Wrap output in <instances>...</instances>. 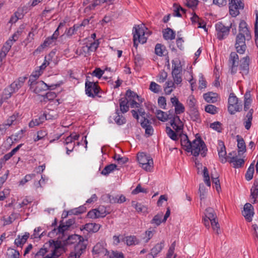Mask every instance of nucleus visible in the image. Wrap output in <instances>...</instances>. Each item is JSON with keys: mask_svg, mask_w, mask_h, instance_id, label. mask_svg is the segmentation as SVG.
Listing matches in <instances>:
<instances>
[{"mask_svg": "<svg viewBox=\"0 0 258 258\" xmlns=\"http://www.w3.org/2000/svg\"><path fill=\"white\" fill-rule=\"evenodd\" d=\"M73 244H76V245L74 250L70 252L69 256L71 258H80L86 248V244L84 243L83 237L77 234H73L70 235L63 241L64 245Z\"/></svg>", "mask_w": 258, "mask_h": 258, "instance_id": "obj_1", "label": "nucleus"}, {"mask_svg": "<svg viewBox=\"0 0 258 258\" xmlns=\"http://www.w3.org/2000/svg\"><path fill=\"white\" fill-rule=\"evenodd\" d=\"M188 149V152H191L195 157L198 156L200 153L203 157H205L207 154V147L200 137L195 139L192 142L191 147Z\"/></svg>", "mask_w": 258, "mask_h": 258, "instance_id": "obj_2", "label": "nucleus"}, {"mask_svg": "<svg viewBox=\"0 0 258 258\" xmlns=\"http://www.w3.org/2000/svg\"><path fill=\"white\" fill-rule=\"evenodd\" d=\"M133 33L134 35V46L135 47H137L139 42L142 44L146 42L147 37H145V33L143 27H141L139 25L135 26L133 28Z\"/></svg>", "mask_w": 258, "mask_h": 258, "instance_id": "obj_3", "label": "nucleus"}, {"mask_svg": "<svg viewBox=\"0 0 258 258\" xmlns=\"http://www.w3.org/2000/svg\"><path fill=\"white\" fill-rule=\"evenodd\" d=\"M60 86L59 84H52L48 86L42 81H37L35 84H31V88L33 92L36 94H39L47 90H53Z\"/></svg>", "mask_w": 258, "mask_h": 258, "instance_id": "obj_4", "label": "nucleus"}, {"mask_svg": "<svg viewBox=\"0 0 258 258\" xmlns=\"http://www.w3.org/2000/svg\"><path fill=\"white\" fill-rule=\"evenodd\" d=\"M205 217L208 218L211 222L213 229L216 231V233L218 234L220 226L214 210L210 207L207 208L205 210Z\"/></svg>", "mask_w": 258, "mask_h": 258, "instance_id": "obj_5", "label": "nucleus"}, {"mask_svg": "<svg viewBox=\"0 0 258 258\" xmlns=\"http://www.w3.org/2000/svg\"><path fill=\"white\" fill-rule=\"evenodd\" d=\"M137 157L141 166L146 171H150L153 167V160L152 158L144 153L138 155Z\"/></svg>", "mask_w": 258, "mask_h": 258, "instance_id": "obj_6", "label": "nucleus"}, {"mask_svg": "<svg viewBox=\"0 0 258 258\" xmlns=\"http://www.w3.org/2000/svg\"><path fill=\"white\" fill-rule=\"evenodd\" d=\"M242 109V105L238 103V100L233 93L230 94L228 98V110L230 114H234Z\"/></svg>", "mask_w": 258, "mask_h": 258, "instance_id": "obj_7", "label": "nucleus"}, {"mask_svg": "<svg viewBox=\"0 0 258 258\" xmlns=\"http://www.w3.org/2000/svg\"><path fill=\"white\" fill-rule=\"evenodd\" d=\"M100 88L97 83L87 81L85 83V92L88 96L94 98L95 96L101 97L99 95Z\"/></svg>", "mask_w": 258, "mask_h": 258, "instance_id": "obj_8", "label": "nucleus"}, {"mask_svg": "<svg viewBox=\"0 0 258 258\" xmlns=\"http://www.w3.org/2000/svg\"><path fill=\"white\" fill-rule=\"evenodd\" d=\"M232 27L231 23L228 26H225L222 22H219L215 25L217 38L219 40L225 39L229 34L230 28Z\"/></svg>", "mask_w": 258, "mask_h": 258, "instance_id": "obj_9", "label": "nucleus"}, {"mask_svg": "<svg viewBox=\"0 0 258 258\" xmlns=\"http://www.w3.org/2000/svg\"><path fill=\"white\" fill-rule=\"evenodd\" d=\"M247 37L241 34H238L236 37L235 47L237 53L239 54L244 53L246 45L245 44V40Z\"/></svg>", "mask_w": 258, "mask_h": 258, "instance_id": "obj_10", "label": "nucleus"}, {"mask_svg": "<svg viewBox=\"0 0 258 258\" xmlns=\"http://www.w3.org/2000/svg\"><path fill=\"white\" fill-rule=\"evenodd\" d=\"M239 61V56L237 53L232 52L230 54L228 60L229 66L230 68L231 73L232 74L236 73Z\"/></svg>", "mask_w": 258, "mask_h": 258, "instance_id": "obj_11", "label": "nucleus"}, {"mask_svg": "<svg viewBox=\"0 0 258 258\" xmlns=\"http://www.w3.org/2000/svg\"><path fill=\"white\" fill-rule=\"evenodd\" d=\"M47 243L50 249V252L48 253L46 256H51V254L54 252H55V253H56L57 254H60V255H61V252L60 250H63V245L60 241L51 240Z\"/></svg>", "mask_w": 258, "mask_h": 258, "instance_id": "obj_12", "label": "nucleus"}, {"mask_svg": "<svg viewBox=\"0 0 258 258\" xmlns=\"http://www.w3.org/2000/svg\"><path fill=\"white\" fill-rule=\"evenodd\" d=\"M239 63V69L240 71V73H241L242 75L248 74L250 63V58L249 56L246 55L241 58Z\"/></svg>", "mask_w": 258, "mask_h": 258, "instance_id": "obj_13", "label": "nucleus"}, {"mask_svg": "<svg viewBox=\"0 0 258 258\" xmlns=\"http://www.w3.org/2000/svg\"><path fill=\"white\" fill-rule=\"evenodd\" d=\"M242 215L245 217L248 222L252 220V217L254 214L253 207L250 203H246L244 206L243 211L242 212Z\"/></svg>", "mask_w": 258, "mask_h": 258, "instance_id": "obj_14", "label": "nucleus"}, {"mask_svg": "<svg viewBox=\"0 0 258 258\" xmlns=\"http://www.w3.org/2000/svg\"><path fill=\"white\" fill-rule=\"evenodd\" d=\"M218 146V151L219 159L222 163H226L227 161V158L226 148L224 142L221 141H219Z\"/></svg>", "mask_w": 258, "mask_h": 258, "instance_id": "obj_15", "label": "nucleus"}, {"mask_svg": "<svg viewBox=\"0 0 258 258\" xmlns=\"http://www.w3.org/2000/svg\"><path fill=\"white\" fill-rule=\"evenodd\" d=\"M170 101L175 107L174 111L176 114H180L184 112L185 108L184 106L179 101L177 97L171 98Z\"/></svg>", "mask_w": 258, "mask_h": 258, "instance_id": "obj_16", "label": "nucleus"}, {"mask_svg": "<svg viewBox=\"0 0 258 258\" xmlns=\"http://www.w3.org/2000/svg\"><path fill=\"white\" fill-rule=\"evenodd\" d=\"M50 117H47V113H43L42 115L39 116L38 118H35V119H32L29 123V126L30 128H32L36 125H38L41 123H42L46 120L50 119Z\"/></svg>", "mask_w": 258, "mask_h": 258, "instance_id": "obj_17", "label": "nucleus"}, {"mask_svg": "<svg viewBox=\"0 0 258 258\" xmlns=\"http://www.w3.org/2000/svg\"><path fill=\"white\" fill-rule=\"evenodd\" d=\"M241 35H244L249 40L250 37V33L247 28V25L244 20H241L239 24V33Z\"/></svg>", "mask_w": 258, "mask_h": 258, "instance_id": "obj_18", "label": "nucleus"}, {"mask_svg": "<svg viewBox=\"0 0 258 258\" xmlns=\"http://www.w3.org/2000/svg\"><path fill=\"white\" fill-rule=\"evenodd\" d=\"M171 125L176 132H179L183 129V124L177 115L170 121Z\"/></svg>", "mask_w": 258, "mask_h": 258, "instance_id": "obj_19", "label": "nucleus"}, {"mask_svg": "<svg viewBox=\"0 0 258 258\" xmlns=\"http://www.w3.org/2000/svg\"><path fill=\"white\" fill-rule=\"evenodd\" d=\"M27 79V77H22L19 78L17 80L13 82L10 86L15 93L20 88H21L25 81Z\"/></svg>", "mask_w": 258, "mask_h": 258, "instance_id": "obj_20", "label": "nucleus"}, {"mask_svg": "<svg viewBox=\"0 0 258 258\" xmlns=\"http://www.w3.org/2000/svg\"><path fill=\"white\" fill-rule=\"evenodd\" d=\"M253 113V109L251 108L250 109L244 116L243 125L245 128L247 130H249L251 127Z\"/></svg>", "mask_w": 258, "mask_h": 258, "instance_id": "obj_21", "label": "nucleus"}, {"mask_svg": "<svg viewBox=\"0 0 258 258\" xmlns=\"http://www.w3.org/2000/svg\"><path fill=\"white\" fill-rule=\"evenodd\" d=\"M121 240L124 242L127 246L137 245L140 243V240L134 235L125 236L121 239Z\"/></svg>", "mask_w": 258, "mask_h": 258, "instance_id": "obj_22", "label": "nucleus"}, {"mask_svg": "<svg viewBox=\"0 0 258 258\" xmlns=\"http://www.w3.org/2000/svg\"><path fill=\"white\" fill-rule=\"evenodd\" d=\"M50 252L48 244L46 243L43 247L39 249L35 255V258H44Z\"/></svg>", "mask_w": 258, "mask_h": 258, "instance_id": "obj_23", "label": "nucleus"}, {"mask_svg": "<svg viewBox=\"0 0 258 258\" xmlns=\"http://www.w3.org/2000/svg\"><path fill=\"white\" fill-rule=\"evenodd\" d=\"M101 225L95 223H87L84 226V229L89 232H97L100 228Z\"/></svg>", "mask_w": 258, "mask_h": 258, "instance_id": "obj_24", "label": "nucleus"}, {"mask_svg": "<svg viewBox=\"0 0 258 258\" xmlns=\"http://www.w3.org/2000/svg\"><path fill=\"white\" fill-rule=\"evenodd\" d=\"M99 45V40L97 39L94 42H91L89 45H86L85 46H83L82 47V49L85 51L86 49L87 52H89L90 51L94 52L96 50L97 48L98 47Z\"/></svg>", "mask_w": 258, "mask_h": 258, "instance_id": "obj_25", "label": "nucleus"}, {"mask_svg": "<svg viewBox=\"0 0 258 258\" xmlns=\"http://www.w3.org/2000/svg\"><path fill=\"white\" fill-rule=\"evenodd\" d=\"M218 94L212 92H208L204 94V99L209 103H215L217 101Z\"/></svg>", "mask_w": 258, "mask_h": 258, "instance_id": "obj_26", "label": "nucleus"}, {"mask_svg": "<svg viewBox=\"0 0 258 258\" xmlns=\"http://www.w3.org/2000/svg\"><path fill=\"white\" fill-rule=\"evenodd\" d=\"M237 142L238 152L240 154V152L244 153L246 152V145L243 139L237 135L236 136Z\"/></svg>", "mask_w": 258, "mask_h": 258, "instance_id": "obj_27", "label": "nucleus"}, {"mask_svg": "<svg viewBox=\"0 0 258 258\" xmlns=\"http://www.w3.org/2000/svg\"><path fill=\"white\" fill-rule=\"evenodd\" d=\"M163 35L165 40H173L175 37V33L171 28H167L163 31Z\"/></svg>", "mask_w": 258, "mask_h": 258, "instance_id": "obj_28", "label": "nucleus"}, {"mask_svg": "<svg viewBox=\"0 0 258 258\" xmlns=\"http://www.w3.org/2000/svg\"><path fill=\"white\" fill-rule=\"evenodd\" d=\"M229 158L230 160L229 162L233 163L234 168H240L242 167L244 163V160L243 159H238L236 156Z\"/></svg>", "mask_w": 258, "mask_h": 258, "instance_id": "obj_29", "label": "nucleus"}, {"mask_svg": "<svg viewBox=\"0 0 258 258\" xmlns=\"http://www.w3.org/2000/svg\"><path fill=\"white\" fill-rule=\"evenodd\" d=\"M92 252L93 254L99 255L104 254V253H106L108 252V251L100 243H97L94 246Z\"/></svg>", "mask_w": 258, "mask_h": 258, "instance_id": "obj_30", "label": "nucleus"}, {"mask_svg": "<svg viewBox=\"0 0 258 258\" xmlns=\"http://www.w3.org/2000/svg\"><path fill=\"white\" fill-rule=\"evenodd\" d=\"M20 116L18 112H15L12 115L10 116L6 121L7 124L10 127L12 124H16L17 123V119Z\"/></svg>", "mask_w": 258, "mask_h": 258, "instance_id": "obj_31", "label": "nucleus"}, {"mask_svg": "<svg viewBox=\"0 0 258 258\" xmlns=\"http://www.w3.org/2000/svg\"><path fill=\"white\" fill-rule=\"evenodd\" d=\"M191 143L188 139L186 135L181 136V145L183 147V148L188 152V148L191 147Z\"/></svg>", "mask_w": 258, "mask_h": 258, "instance_id": "obj_32", "label": "nucleus"}, {"mask_svg": "<svg viewBox=\"0 0 258 258\" xmlns=\"http://www.w3.org/2000/svg\"><path fill=\"white\" fill-rule=\"evenodd\" d=\"M258 196V185L255 183L253 184V186L252 187L250 190V197L253 199V201L251 202L252 204H255L256 202V199Z\"/></svg>", "mask_w": 258, "mask_h": 258, "instance_id": "obj_33", "label": "nucleus"}, {"mask_svg": "<svg viewBox=\"0 0 258 258\" xmlns=\"http://www.w3.org/2000/svg\"><path fill=\"white\" fill-rule=\"evenodd\" d=\"M117 167V166L115 164H110L107 165L102 170L101 173L103 175H108L110 173L114 171Z\"/></svg>", "mask_w": 258, "mask_h": 258, "instance_id": "obj_34", "label": "nucleus"}, {"mask_svg": "<svg viewBox=\"0 0 258 258\" xmlns=\"http://www.w3.org/2000/svg\"><path fill=\"white\" fill-rule=\"evenodd\" d=\"M126 97L130 101H131L133 99H137L140 102H142V100L141 99V97L138 96L136 93L131 91V90H128L126 92Z\"/></svg>", "mask_w": 258, "mask_h": 258, "instance_id": "obj_35", "label": "nucleus"}, {"mask_svg": "<svg viewBox=\"0 0 258 258\" xmlns=\"http://www.w3.org/2000/svg\"><path fill=\"white\" fill-rule=\"evenodd\" d=\"M132 206L135 208L138 212H145L147 210V208L146 206L143 205L141 203H137L136 201H132Z\"/></svg>", "mask_w": 258, "mask_h": 258, "instance_id": "obj_36", "label": "nucleus"}, {"mask_svg": "<svg viewBox=\"0 0 258 258\" xmlns=\"http://www.w3.org/2000/svg\"><path fill=\"white\" fill-rule=\"evenodd\" d=\"M163 242H160V243L156 244L155 246L151 249V253L155 257L157 254L161 251L163 247Z\"/></svg>", "mask_w": 258, "mask_h": 258, "instance_id": "obj_37", "label": "nucleus"}, {"mask_svg": "<svg viewBox=\"0 0 258 258\" xmlns=\"http://www.w3.org/2000/svg\"><path fill=\"white\" fill-rule=\"evenodd\" d=\"M163 216V213H160L156 215L152 220L151 221V224L155 225L157 226H158L160 225V224L163 222L162 220V217Z\"/></svg>", "mask_w": 258, "mask_h": 258, "instance_id": "obj_38", "label": "nucleus"}, {"mask_svg": "<svg viewBox=\"0 0 258 258\" xmlns=\"http://www.w3.org/2000/svg\"><path fill=\"white\" fill-rule=\"evenodd\" d=\"M56 40L51 36L48 37L47 38H46L45 39L43 43L40 45V47L43 48L49 46L54 44Z\"/></svg>", "mask_w": 258, "mask_h": 258, "instance_id": "obj_39", "label": "nucleus"}, {"mask_svg": "<svg viewBox=\"0 0 258 258\" xmlns=\"http://www.w3.org/2000/svg\"><path fill=\"white\" fill-rule=\"evenodd\" d=\"M166 50L165 47L161 44L158 43L156 45L155 48V53L160 56H161L164 55V52Z\"/></svg>", "mask_w": 258, "mask_h": 258, "instance_id": "obj_40", "label": "nucleus"}, {"mask_svg": "<svg viewBox=\"0 0 258 258\" xmlns=\"http://www.w3.org/2000/svg\"><path fill=\"white\" fill-rule=\"evenodd\" d=\"M105 214H101L99 211L94 209L88 213V216L91 218H96L100 217H104L105 216Z\"/></svg>", "mask_w": 258, "mask_h": 258, "instance_id": "obj_41", "label": "nucleus"}, {"mask_svg": "<svg viewBox=\"0 0 258 258\" xmlns=\"http://www.w3.org/2000/svg\"><path fill=\"white\" fill-rule=\"evenodd\" d=\"M157 118L162 121H165L168 120L167 113H166L161 110H157L156 112Z\"/></svg>", "mask_w": 258, "mask_h": 258, "instance_id": "obj_42", "label": "nucleus"}, {"mask_svg": "<svg viewBox=\"0 0 258 258\" xmlns=\"http://www.w3.org/2000/svg\"><path fill=\"white\" fill-rule=\"evenodd\" d=\"M116 114L117 116L114 118L115 122L119 125L125 123V118L122 115L120 114L118 109L116 110Z\"/></svg>", "mask_w": 258, "mask_h": 258, "instance_id": "obj_43", "label": "nucleus"}, {"mask_svg": "<svg viewBox=\"0 0 258 258\" xmlns=\"http://www.w3.org/2000/svg\"><path fill=\"white\" fill-rule=\"evenodd\" d=\"M254 171V164L251 163L248 168L246 173L245 174V179L247 181L250 180L252 177Z\"/></svg>", "mask_w": 258, "mask_h": 258, "instance_id": "obj_44", "label": "nucleus"}, {"mask_svg": "<svg viewBox=\"0 0 258 258\" xmlns=\"http://www.w3.org/2000/svg\"><path fill=\"white\" fill-rule=\"evenodd\" d=\"M190 116L193 121L200 120V114L197 108L189 110Z\"/></svg>", "mask_w": 258, "mask_h": 258, "instance_id": "obj_45", "label": "nucleus"}, {"mask_svg": "<svg viewBox=\"0 0 258 258\" xmlns=\"http://www.w3.org/2000/svg\"><path fill=\"white\" fill-rule=\"evenodd\" d=\"M172 75H179L181 74V67L180 66H177L175 60L172 61Z\"/></svg>", "mask_w": 258, "mask_h": 258, "instance_id": "obj_46", "label": "nucleus"}, {"mask_svg": "<svg viewBox=\"0 0 258 258\" xmlns=\"http://www.w3.org/2000/svg\"><path fill=\"white\" fill-rule=\"evenodd\" d=\"M11 86H10L7 88H6L3 93L2 96L3 97L4 100H6L10 98L13 93H15L11 89Z\"/></svg>", "mask_w": 258, "mask_h": 258, "instance_id": "obj_47", "label": "nucleus"}, {"mask_svg": "<svg viewBox=\"0 0 258 258\" xmlns=\"http://www.w3.org/2000/svg\"><path fill=\"white\" fill-rule=\"evenodd\" d=\"M86 208L81 206L77 208H75L68 211V214L70 215H79L85 212Z\"/></svg>", "mask_w": 258, "mask_h": 258, "instance_id": "obj_48", "label": "nucleus"}, {"mask_svg": "<svg viewBox=\"0 0 258 258\" xmlns=\"http://www.w3.org/2000/svg\"><path fill=\"white\" fill-rule=\"evenodd\" d=\"M166 132L168 136L174 141H176L178 139L177 135L170 127L166 126Z\"/></svg>", "mask_w": 258, "mask_h": 258, "instance_id": "obj_49", "label": "nucleus"}, {"mask_svg": "<svg viewBox=\"0 0 258 258\" xmlns=\"http://www.w3.org/2000/svg\"><path fill=\"white\" fill-rule=\"evenodd\" d=\"M229 13L233 17H236L239 14V10L238 7H235L233 5H229Z\"/></svg>", "mask_w": 258, "mask_h": 258, "instance_id": "obj_50", "label": "nucleus"}, {"mask_svg": "<svg viewBox=\"0 0 258 258\" xmlns=\"http://www.w3.org/2000/svg\"><path fill=\"white\" fill-rule=\"evenodd\" d=\"M203 176L204 177V181L205 183L208 186H211V182H210V176L209 175V172L208 168L206 167H204L203 169Z\"/></svg>", "mask_w": 258, "mask_h": 258, "instance_id": "obj_51", "label": "nucleus"}, {"mask_svg": "<svg viewBox=\"0 0 258 258\" xmlns=\"http://www.w3.org/2000/svg\"><path fill=\"white\" fill-rule=\"evenodd\" d=\"M233 5L235 7H238L239 9L244 8V4L242 0H229V5Z\"/></svg>", "mask_w": 258, "mask_h": 258, "instance_id": "obj_52", "label": "nucleus"}, {"mask_svg": "<svg viewBox=\"0 0 258 258\" xmlns=\"http://www.w3.org/2000/svg\"><path fill=\"white\" fill-rule=\"evenodd\" d=\"M205 111L212 114H215L217 113V108L212 104L207 105L205 107Z\"/></svg>", "mask_w": 258, "mask_h": 258, "instance_id": "obj_53", "label": "nucleus"}, {"mask_svg": "<svg viewBox=\"0 0 258 258\" xmlns=\"http://www.w3.org/2000/svg\"><path fill=\"white\" fill-rule=\"evenodd\" d=\"M210 127L216 131L218 133H221L222 131V123L219 121H215L211 123Z\"/></svg>", "mask_w": 258, "mask_h": 258, "instance_id": "obj_54", "label": "nucleus"}, {"mask_svg": "<svg viewBox=\"0 0 258 258\" xmlns=\"http://www.w3.org/2000/svg\"><path fill=\"white\" fill-rule=\"evenodd\" d=\"M199 3L198 0H186L185 5L189 8L194 10L197 8Z\"/></svg>", "mask_w": 258, "mask_h": 258, "instance_id": "obj_55", "label": "nucleus"}, {"mask_svg": "<svg viewBox=\"0 0 258 258\" xmlns=\"http://www.w3.org/2000/svg\"><path fill=\"white\" fill-rule=\"evenodd\" d=\"M114 160H116L118 164H123L128 161V158L125 157H121L119 154H115L113 157Z\"/></svg>", "mask_w": 258, "mask_h": 258, "instance_id": "obj_56", "label": "nucleus"}, {"mask_svg": "<svg viewBox=\"0 0 258 258\" xmlns=\"http://www.w3.org/2000/svg\"><path fill=\"white\" fill-rule=\"evenodd\" d=\"M199 191L200 192V197L201 200H202L203 199H204L206 197L207 190L203 183H201L200 184Z\"/></svg>", "mask_w": 258, "mask_h": 258, "instance_id": "obj_57", "label": "nucleus"}, {"mask_svg": "<svg viewBox=\"0 0 258 258\" xmlns=\"http://www.w3.org/2000/svg\"><path fill=\"white\" fill-rule=\"evenodd\" d=\"M173 15L176 17H181V14L180 12V10H181V7L179 4L174 3L173 4Z\"/></svg>", "mask_w": 258, "mask_h": 258, "instance_id": "obj_58", "label": "nucleus"}, {"mask_svg": "<svg viewBox=\"0 0 258 258\" xmlns=\"http://www.w3.org/2000/svg\"><path fill=\"white\" fill-rule=\"evenodd\" d=\"M36 175L35 174H27L24 178H23L20 181V184L21 185H24L29 181L31 180L32 179L34 178L35 177Z\"/></svg>", "mask_w": 258, "mask_h": 258, "instance_id": "obj_59", "label": "nucleus"}, {"mask_svg": "<svg viewBox=\"0 0 258 258\" xmlns=\"http://www.w3.org/2000/svg\"><path fill=\"white\" fill-rule=\"evenodd\" d=\"M150 89L153 92L157 93L161 90V87L154 82H152L150 85Z\"/></svg>", "mask_w": 258, "mask_h": 258, "instance_id": "obj_60", "label": "nucleus"}, {"mask_svg": "<svg viewBox=\"0 0 258 258\" xmlns=\"http://www.w3.org/2000/svg\"><path fill=\"white\" fill-rule=\"evenodd\" d=\"M196 100L193 97H189L187 100V104L189 110L197 108L196 106Z\"/></svg>", "mask_w": 258, "mask_h": 258, "instance_id": "obj_61", "label": "nucleus"}, {"mask_svg": "<svg viewBox=\"0 0 258 258\" xmlns=\"http://www.w3.org/2000/svg\"><path fill=\"white\" fill-rule=\"evenodd\" d=\"M47 135V132L45 130H40L37 132V136L36 138H34V142H37L39 140L42 139Z\"/></svg>", "mask_w": 258, "mask_h": 258, "instance_id": "obj_62", "label": "nucleus"}, {"mask_svg": "<svg viewBox=\"0 0 258 258\" xmlns=\"http://www.w3.org/2000/svg\"><path fill=\"white\" fill-rule=\"evenodd\" d=\"M140 192H143V193H147L148 191L147 189L142 188L141 184H139L135 189H134L132 191V194L133 195H137Z\"/></svg>", "mask_w": 258, "mask_h": 258, "instance_id": "obj_63", "label": "nucleus"}, {"mask_svg": "<svg viewBox=\"0 0 258 258\" xmlns=\"http://www.w3.org/2000/svg\"><path fill=\"white\" fill-rule=\"evenodd\" d=\"M109 258H124V254L121 252L118 251H112Z\"/></svg>", "mask_w": 258, "mask_h": 258, "instance_id": "obj_64", "label": "nucleus"}]
</instances>
